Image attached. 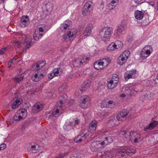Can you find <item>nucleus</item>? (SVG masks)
<instances>
[{
    "label": "nucleus",
    "mask_w": 158,
    "mask_h": 158,
    "mask_svg": "<svg viewBox=\"0 0 158 158\" xmlns=\"http://www.w3.org/2000/svg\"><path fill=\"white\" fill-rule=\"evenodd\" d=\"M113 29L110 27H105L100 32L101 40L104 42L109 40V37L112 32Z\"/></svg>",
    "instance_id": "f257e3e1"
},
{
    "label": "nucleus",
    "mask_w": 158,
    "mask_h": 158,
    "mask_svg": "<svg viewBox=\"0 0 158 158\" xmlns=\"http://www.w3.org/2000/svg\"><path fill=\"white\" fill-rule=\"evenodd\" d=\"M77 32V29L76 28L70 29L67 34H64L62 36V41H68L73 40L76 36Z\"/></svg>",
    "instance_id": "f03ea898"
},
{
    "label": "nucleus",
    "mask_w": 158,
    "mask_h": 158,
    "mask_svg": "<svg viewBox=\"0 0 158 158\" xmlns=\"http://www.w3.org/2000/svg\"><path fill=\"white\" fill-rule=\"evenodd\" d=\"M42 9L43 14V15H42V17L44 19L46 18L48 16L49 11H51L53 9V6L51 3H46L42 6Z\"/></svg>",
    "instance_id": "7ed1b4c3"
},
{
    "label": "nucleus",
    "mask_w": 158,
    "mask_h": 158,
    "mask_svg": "<svg viewBox=\"0 0 158 158\" xmlns=\"http://www.w3.org/2000/svg\"><path fill=\"white\" fill-rule=\"evenodd\" d=\"M90 99L87 95L83 96L81 97V102L80 103V106L82 108L85 109L88 107L90 104Z\"/></svg>",
    "instance_id": "20e7f679"
},
{
    "label": "nucleus",
    "mask_w": 158,
    "mask_h": 158,
    "mask_svg": "<svg viewBox=\"0 0 158 158\" xmlns=\"http://www.w3.org/2000/svg\"><path fill=\"white\" fill-rule=\"evenodd\" d=\"M72 22L70 20H66L61 24L60 27V29L63 32H65L67 30H69L72 25Z\"/></svg>",
    "instance_id": "39448f33"
},
{
    "label": "nucleus",
    "mask_w": 158,
    "mask_h": 158,
    "mask_svg": "<svg viewBox=\"0 0 158 158\" xmlns=\"http://www.w3.org/2000/svg\"><path fill=\"white\" fill-rule=\"evenodd\" d=\"M130 87L134 91H132V96H134L136 93L137 92L141 91L142 89H141V85L140 84H138L135 83H132V84H130L129 85Z\"/></svg>",
    "instance_id": "423d86ee"
},
{
    "label": "nucleus",
    "mask_w": 158,
    "mask_h": 158,
    "mask_svg": "<svg viewBox=\"0 0 158 158\" xmlns=\"http://www.w3.org/2000/svg\"><path fill=\"white\" fill-rule=\"evenodd\" d=\"M129 113L127 110H122L117 115L116 118L118 121H123V119L128 115Z\"/></svg>",
    "instance_id": "0eeeda50"
},
{
    "label": "nucleus",
    "mask_w": 158,
    "mask_h": 158,
    "mask_svg": "<svg viewBox=\"0 0 158 158\" xmlns=\"http://www.w3.org/2000/svg\"><path fill=\"white\" fill-rule=\"evenodd\" d=\"M29 24V17L27 15L23 16L21 18L20 25L22 27H27Z\"/></svg>",
    "instance_id": "6e6552de"
},
{
    "label": "nucleus",
    "mask_w": 158,
    "mask_h": 158,
    "mask_svg": "<svg viewBox=\"0 0 158 158\" xmlns=\"http://www.w3.org/2000/svg\"><path fill=\"white\" fill-rule=\"evenodd\" d=\"M91 85V81L90 80L88 79L85 81L83 83L80 89L81 92L85 91L87 89L89 88Z\"/></svg>",
    "instance_id": "1a4fd4ad"
},
{
    "label": "nucleus",
    "mask_w": 158,
    "mask_h": 158,
    "mask_svg": "<svg viewBox=\"0 0 158 158\" xmlns=\"http://www.w3.org/2000/svg\"><path fill=\"white\" fill-rule=\"evenodd\" d=\"M91 2L90 1L88 2L85 5L82 11V14L84 16L86 15L89 12L90 10L89 9L90 8L91 6L90 3Z\"/></svg>",
    "instance_id": "9d476101"
},
{
    "label": "nucleus",
    "mask_w": 158,
    "mask_h": 158,
    "mask_svg": "<svg viewBox=\"0 0 158 158\" xmlns=\"http://www.w3.org/2000/svg\"><path fill=\"white\" fill-rule=\"evenodd\" d=\"M93 26L91 24H88L83 32V34L85 36H88L89 35L92 31Z\"/></svg>",
    "instance_id": "9b49d317"
},
{
    "label": "nucleus",
    "mask_w": 158,
    "mask_h": 158,
    "mask_svg": "<svg viewBox=\"0 0 158 158\" xmlns=\"http://www.w3.org/2000/svg\"><path fill=\"white\" fill-rule=\"evenodd\" d=\"M126 146H123L122 148L118 149L116 152V154L118 156H121L122 157H127V155H126Z\"/></svg>",
    "instance_id": "f8f14e48"
},
{
    "label": "nucleus",
    "mask_w": 158,
    "mask_h": 158,
    "mask_svg": "<svg viewBox=\"0 0 158 158\" xmlns=\"http://www.w3.org/2000/svg\"><path fill=\"white\" fill-rule=\"evenodd\" d=\"M97 124V122L94 120L91 122L89 127V131L92 133L96 130V127Z\"/></svg>",
    "instance_id": "ddd939ff"
},
{
    "label": "nucleus",
    "mask_w": 158,
    "mask_h": 158,
    "mask_svg": "<svg viewBox=\"0 0 158 158\" xmlns=\"http://www.w3.org/2000/svg\"><path fill=\"white\" fill-rule=\"evenodd\" d=\"M101 60H98L94 63V68L97 70H102L103 69L104 66L103 64L101 63Z\"/></svg>",
    "instance_id": "4468645a"
},
{
    "label": "nucleus",
    "mask_w": 158,
    "mask_h": 158,
    "mask_svg": "<svg viewBox=\"0 0 158 158\" xmlns=\"http://www.w3.org/2000/svg\"><path fill=\"white\" fill-rule=\"evenodd\" d=\"M134 15L136 19L140 20L143 18L144 16V13L142 11L137 10L135 11Z\"/></svg>",
    "instance_id": "2eb2a0df"
},
{
    "label": "nucleus",
    "mask_w": 158,
    "mask_h": 158,
    "mask_svg": "<svg viewBox=\"0 0 158 158\" xmlns=\"http://www.w3.org/2000/svg\"><path fill=\"white\" fill-rule=\"evenodd\" d=\"M22 100L21 98H18L16 99L11 104V106L12 108L13 109H15L18 107V106L20 105L22 103Z\"/></svg>",
    "instance_id": "dca6fc26"
},
{
    "label": "nucleus",
    "mask_w": 158,
    "mask_h": 158,
    "mask_svg": "<svg viewBox=\"0 0 158 158\" xmlns=\"http://www.w3.org/2000/svg\"><path fill=\"white\" fill-rule=\"evenodd\" d=\"M62 110V107L61 106H60L57 107V108H55L54 110V111L52 112V115L54 117H56L59 115L61 113L60 110Z\"/></svg>",
    "instance_id": "f3484780"
},
{
    "label": "nucleus",
    "mask_w": 158,
    "mask_h": 158,
    "mask_svg": "<svg viewBox=\"0 0 158 158\" xmlns=\"http://www.w3.org/2000/svg\"><path fill=\"white\" fill-rule=\"evenodd\" d=\"M89 131L87 129L83 130L80 132V135L83 140L85 139L89 136Z\"/></svg>",
    "instance_id": "a211bd4d"
},
{
    "label": "nucleus",
    "mask_w": 158,
    "mask_h": 158,
    "mask_svg": "<svg viewBox=\"0 0 158 158\" xmlns=\"http://www.w3.org/2000/svg\"><path fill=\"white\" fill-rule=\"evenodd\" d=\"M122 91L124 92L127 95L129 96H132V91L131 90V88H129L128 87L124 86L122 89Z\"/></svg>",
    "instance_id": "6ab92c4d"
},
{
    "label": "nucleus",
    "mask_w": 158,
    "mask_h": 158,
    "mask_svg": "<svg viewBox=\"0 0 158 158\" xmlns=\"http://www.w3.org/2000/svg\"><path fill=\"white\" fill-rule=\"evenodd\" d=\"M40 102H37L35 103L32 107V111L34 113H36L40 111Z\"/></svg>",
    "instance_id": "aec40b11"
},
{
    "label": "nucleus",
    "mask_w": 158,
    "mask_h": 158,
    "mask_svg": "<svg viewBox=\"0 0 158 158\" xmlns=\"http://www.w3.org/2000/svg\"><path fill=\"white\" fill-rule=\"evenodd\" d=\"M40 27H37L33 35V37L35 40L37 41L39 39Z\"/></svg>",
    "instance_id": "412c9836"
},
{
    "label": "nucleus",
    "mask_w": 158,
    "mask_h": 158,
    "mask_svg": "<svg viewBox=\"0 0 158 158\" xmlns=\"http://www.w3.org/2000/svg\"><path fill=\"white\" fill-rule=\"evenodd\" d=\"M118 83L113 81V80H110L107 84V87L110 89H113L117 85Z\"/></svg>",
    "instance_id": "4be33fe9"
},
{
    "label": "nucleus",
    "mask_w": 158,
    "mask_h": 158,
    "mask_svg": "<svg viewBox=\"0 0 158 158\" xmlns=\"http://www.w3.org/2000/svg\"><path fill=\"white\" fill-rule=\"evenodd\" d=\"M127 60L126 59H125L124 57L120 55L117 59V63L120 65H122L125 63Z\"/></svg>",
    "instance_id": "5701e85b"
},
{
    "label": "nucleus",
    "mask_w": 158,
    "mask_h": 158,
    "mask_svg": "<svg viewBox=\"0 0 158 158\" xmlns=\"http://www.w3.org/2000/svg\"><path fill=\"white\" fill-rule=\"evenodd\" d=\"M116 120L114 117H111L108 121V123L111 127H113L116 125L118 123H116Z\"/></svg>",
    "instance_id": "b1692460"
},
{
    "label": "nucleus",
    "mask_w": 158,
    "mask_h": 158,
    "mask_svg": "<svg viewBox=\"0 0 158 158\" xmlns=\"http://www.w3.org/2000/svg\"><path fill=\"white\" fill-rule=\"evenodd\" d=\"M103 138L106 142V145H107L113 141V139L111 136H105L103 137Z\"/></svg>",
    "instance_id": "393cba45"
},
{
    "label": "nucleus",
    "mask_w": 158,
    "mask_h": 158,
    "mask_svg": "<svg viewBox=\"0 0 158 158\" xmlns=\"http://www.w3.org/2000/svg\"><path fill=\"white\" fill-rule=\"evenodd\" d=\"M116 31L117 34H123L125 32V27L124 26L121 25L117 27Z\"/></svg>",
    "instance_id": "a878e982"
},
{
    "label": "nucleus",
    "mask_w": 158,
    "mask_h": 158,
    "mask_svg": "<svg viewBox=\"0 0 158 158\" xmlns=\"http://www.w3.org/2000/svg\"><path fill=\"white\" fill-rule=\"evenodd\" d=\"M62 70V69L60 68L55 69L52 71L53 75L55 76H59L61 74Z\"/></svg>",
    "instance_id": "bb28decb"
},
{
    "label": "nucleus",
    "mask_w": 158,
    "mask_h": 158,
    "mask_svg": "<svg viewBox=\"0 0 158 158\" xmlns=\"http://www.w3.org/2000/svg\"><path fill=\"white\" fill-rule=\"evenodd\" d=\"M24 77V74H22L19 77H14L13 79L15 82L19 83L23 79Z\"/></svg>",
    "instance_id": "cd10ccee"
},
{
    "label": "nucleus",
    "mask_w": 158,
    "mask_h": 158,
    "mask_svg": "<svg viewBox=\"0 0 158 158\" xmlns=\"http://www.w3.org/2000/svg\"><path fill=\"white\" fill-rule=\"evenodd\" d=\"M17 113L19 114H21L23 118H25L27 115V111L25 108L19 109L18 110Z\"/></svg>",
    "instance_id": "c85d7f7f"
},
{
    "label": "nucleus",
    "mask_w": 158,
    "mask_h": 158,
    "mask_svg": "<svg viewBox=\"0 0 158 158\" xmlns=\"http://www.w3.org/2000/svg\"><path fill=\"white\" fill-rule=\"evenodd\" d=\"M100 60L101 63L103 64V65L105 67L107 66L110 63V60L108 58H103Z\"/></svg>",
    "instance_id": "c756f323"
},
{
    "label": "nucleus",
    "mask_w": 158,
    "mask_h": 158,
    "mask_svg": "<svg viewBox=\"0 0 158 158\" xmlns=\"http://www.w3.org/2000/svg\"><path fill=\"white\" fill-rule=\"evenodd\" d=\"M70 124L73 127H74L75 125L78 124L80 122V121L77 118L75 119H72L70 120Z\"/></svg>",
    "instance_id": "7c9ffc66"
},
{
    "label": "nucleus",
    "mask_w": 158,
    "mask_h": 158,
    "mask_svg": "<svg viewBox=\"0 0 158 158\" xmlns=\"http://www.w3.org/2000/svg\"><path fill=\"white\" fill-rule=\"evenodd\" d=\"M90 148L93 152L97 151L98 149V146L96 143L95 142H92L90 145Z\"/></svg>",
    "instance_id": "2f4dec72"
},
{
    "label": "nucleus",
    "mask_w": 158,
    "mask_h": 158,
    "mask_svg": "<svg viewBox=\"0 0 158 158\" xmlns=\"http://www.w3.org/2000/svg\"><path fill=\"white\" fill-rule=\"evenodd\" d=\"M116 45L114 43H111L107 47V49L108 51H113L116 49Z\"/></svg>",
    "instance_id": "473e14b6"
},
{
    "label": "nucleus",
    "mask_w": 158,
    "mask_h": 158,
    "mask_svg": "<svg viewBox=\"0 0 158 158\" xmlns=\"http://www.w3.org/2000/svg\"><path fill=\"white\" fill-rule=\"evenodd\" d=\"M148 48L149 49H152V47L151 45L147 46L145 47L142 50L145 52V53H146V54L150 55L151 54L150 51V50L148 49Z\"/></svg>",
    "instance_id": "72a5a7b5"
},
{
    "label": "nucleus",
    "mask_w": 158,
    "mask_h": 158,
    "mask_svg": "<svg viewBox=\"0 0 158 158\" xmlns=\"http://www.w3.org/2000/svg\"><path fill=\"white\" fill-rule=\"evenodd\" d=\"M63 128L66 131H69L73 128V127L70 124L69 122V123H66L64 125Z\"/></svg>",
    "instance_id": "f704fd0d"
},
{
    "label": "nucleus",
    "mask_w": 158,
    "mask_h": 158,
    "mask_svg": "<svg viewBox=\"0 0 158 158\" xmlns=\"http://www.w3.org/2000/svg\"><path fill=\"white\" fill-rule=\"evenodd\" d=\"M47 25H41V27H40V32H44L46 33L48 30L49 29Z\"/></svg>",
    "instance_id": "c9c22d12"
},
{
    "label": "nucleus",
    "mask_w": 158,
    "mask_h": 158,
    "mask_svg": "<svg viewBox=\"0 0 158 158\" xmlns=\"http://www.w3.org/2000/svg\"><path fill=\"white\" fill-rule=\"evenodd\" d=\"M114 43L115 45H116V49L121 48L123 45L122 42L118 40L116 41Z\"/></svg>",
    "instance_id": "e433bc0d"
},
{
    "label": "nucleus",
    "mask_w": 158,
    "mask_h": 158,
    "mask_svg": "<svg viewBox=\"0 0 158 158\" xmlns=\"http://www.w3.org/2000/svg\"><path fill=\"white\" fill-rule=\"evenodd\" d=\"M117 5L115 3V1H112L108 5V6L109 9H112L114 8Z\"/></svg>",
    "instance_id": "4c0bfd02"
},
{
    "label": "nucleus",
    "mask_w": 158,
    "mask_h": 158,
    "mask_svg": "<svg viewBox=\"0 0 158 158\" xmlns=\"http://www.w3.org/2000/svg\"><path fill=\"white\" fill-rule=\"evenodd\" d=\"M61 97L62 98H63V99L62 98L59 102V103L61 104H62L63 103L66 102L67 98V96L66 94H64Z\"/></svg>",
    "instance_id": "58836bf2"
},
{
    "label": "nucleus",
    "mask_w": 158,
    "mask_h": 158,
    "mask_svg": "<svg viewBox=\"0 0 158 158\" xmlns=\"http://www.w3.org/2000/svg\"><path fill=\"white\" fill-rule=\"evenodd\" d=\"M121 132L122 134L124 135V136H125V137L126 138L127 135V137H130V136H131V134H133V133L134 132L133 131H131L129 133H128V134H127L126 131L125 130H124L122 131ZM129 138H130V137Z\"/></svg>",
    "instance_id": "ea45409f"
},
{
    "label": "nucleus",
    "mask_w": 158,
    "mask_h": 158,
    "mask_svg": "<svg viewBox=\"0 0 158 158\" xmlns=\"http://www.w3.org/2000/svg\"><path fill=\"white\" fill-rule=\"evenodd\" d=\"M102 155L105 157L108 158H111L112 157V153H111L109 151H106L104 152Z\"/></svg>",
    "instance_id": "a19ab883"
},
{
    "label": "nucleus",
    "mask_w": 158,
    "mask_h": 158,
    "mask_svg": "<svg viewBox=\"0 0 158 158\" xmlns=\"http://www.w3.org/2000/svg\"><path fill=\"white\" fill-rule=\"evenodd\" d=\"M158 124V122L154 120L149 125L153 129L156 127Z\"/></svg>",
    "instance_id": "79ce46f5"
},
{
    "label": "nucleus",
    "mask_w": 158,
    "mask_h": 158,
    "mask_svg": "<svg viewBox=\"0 0 158 158\" xmlns=\"http://www.w3.org/2000/svg\"><path fill=\"white\" fill-rule=\"evenodd\" d=\"M119 79L118 75L115 74H114L113 75L112 77V79L111 80H113V81H114V82L118 83Z\"/></svg>",
    "instance_id": "37998d69"
},
{
    "label": "nucleus",
    "mask_w": 158,
    "mask_h": 158,
    "mask_svg": "<svg viewBox=\"0 0 158 158\" xmlns=\"http://www.w3.org/2000/svg\"><path fill=\"white\" fill-rule=\"evenodd\" d=\"M130 52L128 50H126L123 53L122 55L125 57L127 59L128 58L130 54Z\"/></svg>",
    "instance_id": "c03bdc74"
},
{
    "label": "nucleus",
    "mask_w": 158,
    "mask_h": 158,
    "mask_svg": "<svg viewBox=\"0 0 158 158\" xmlns=\"http://www.w3.org/2000/svg\"><path fill=\"white\" fill-rule=\"evenodd\" d=\"M101 106L102 108H108L107 102L105 101H103L101 103Z\"/></svg>",
    "instance_id": "a18cd8bd"
},
{
    "label": "nucleus",
    "mask_w": 158,
    "mask_h": 158,
    "mask_svg": "<svg viewBox=\"0 0 158 158\" xmlns=\"http://www.w3.org/2000/svg\"><path fill=\"white\" fill-rule=\"evenodd\" d=\"M74 141L76 143L81 142L83 140L80 135H79L78 137H75L74 139Z\"/></svg>",
    "instance_id": "49530a36"
},
{
    "label": "nucleus",
    "mask_w": 158,
    "mask_h": 158,
    "mask_svg": "<svg viewBox=\"0 0 158 158\" xmlns=\"http://www.w3.org/2000/svg\"><path fill=\"white\" fill-rule=\"evenodd\" d=\"M124 77L125 79L126 78L130 79L131 78H133L132 76L131 75V73L128 71H127L124 74Z\"/></svg>",
    "instance_id": "de8ad7c7"
},
{
    "label": "nucleus",
    "mask_w": 158,
    "mask_h": 158,
    "mask_svg": "<svg viewBox=\"0 0 158 158\" xmlns=\"http://www.w3.org/2000/svg\"><path fill=\"white\" fill-rule=\"evenodd\" d=\"M152 130V129L149 124L147 125L146 127L144 128V131L147 132H149Z\"/></svg>",
    "instance_id": "09e8293b"
},
{
    "label": "nucleus",
    "mask_w": 158,
    "mask_h": 158,
    "mask_svg": "<svg viewBox=\"0 0 158 158\" xmlns=\"http://www.w3.org/2000/svg\"><path fill=\"white\" fill-rule=\"evenodd\" d=\"M136 71L135 69L132 70L131 71H128L131 75L132 76L133 78H134L135 77V74H136Z\"/></svg>",
    "instance_id": "8fccbe9b"
},
{
    "label": "nucleus",
    "mask_w": 158,
    "mask_h": 158,
    "mask_svg": "<svg viewBox=\"0 0 158 158\" xmlns=\"http://www.w3.org/2000/svg\"><path fill=\"white\" fill-rule=\"evenodd\" d=\"M31 150L32 151L33 153H35L37 152L38 151L36 148V146L35 145H32L31 148Z\"/></svg>",
    "instance_id": "3c124183"
},
{
    "label": "nucleus",
    "mask_w": 158,
    "mask_h": 158,
    "mask_svg": "<svg viewBox=\"0 0 158 158\" xmlns=\"http://www.w3.org/2000/svg\"><path fill=\"white\" fill-rule=\"evenodd\" d=\"M145 97H147V98L148 99H152L153 97V94L152 93H148L146 94V95H145Z\"/></svg>",
    "instance_id": "603ef678"
},
{
    "label": "nucleus",
    "mask_w": 158,
    "mask_h": 158,
    "mask_svg": "<svg viewBox=\"0 0 158 158\" xmlns=\"http://www.w3.org/2000/svg\"><path fill=\"white\" fill-rule=\"evenodd\" d=\"M145 52L143 51V50H142L140 52V57L143 59H145L148 56H145Z\"/></svg>",
    "instance_id": "864d4df0"
},
{
    "label": "nucleus",
    "mask_w": 158,
    "mask_h": 158,
    "mask_svg": "<svg viewBox=\"0 0 158 158\" xmlns=\"http://www.w3.org/2000/svg\"><path fill=\"white\" fill-rule=\"evenodd\" d=\"M33 81L35 82H37L39 81V77L38 76V74L36 73L34 76V77H32Z\"/></svg>",
    "instance_id": "5fc2aeb1"
},
{
    "label": "nucleus",
    "mask_w": 158,
    "mask_h": 158,
    "mask_svg": "<svg viewBox=\"0 0 158 158\" xmlns=\"http://www.w3.org/2000/svg\"><path fill=\"white\" fill-rule=\"evenodd\" d=\"M113 101L112 100H110L107 102V105L108 106V108H112L114 106V104L112 105Z\"/></svg>",
    "instance_id": "6e6d98bb"
},
{
    "label": "nucleus",
    "mask_w": 158,
    "mask_h": 158,
    "mask_svg": "<svg viewBox=\"0 0 158 158\" xmlns=\"http://www.w3.org/2000/svg\"><path fill=\"white\" fill-rule=\"evenodd\" d=\"M84 60L83 59V60H80L79 59L77 60H75V61L73 62V64H75L76 63H77L78 64L80 63V64H79V65H81L84 62Z\"/></svg>",
    "instance_id": "4d7b16f0"
},
{
    "label": "nucleus",
    "mask_w": 158,
    "mask_h": 158,
    "mask_svg": "<svg viewBox=\"0 0 158 158\" xmlns=\"http://www.w3.org/2000/svg\"><path fill=\"white\" fill-rule=\"evenodd\" d=\"M126 155H127V156L128 155H129L130 153H132L134 154L136 153V152L135 151L134 152H132L131 150H128L126 148Z\"/></svg>",
    "instance_id": "13d9d810"
},
{
    "label": "nucleus",
    "mask_w": 158,
    "mask_h": 158,
    "mask_svg": "<svg viewBox=\"0 0 158 158\" xmlns=\"http://www.w3.org/2000/svg\"><path fill=\"white\" fill-rule=\"evenodd\" d=\"M39 67L40 64L37 63H35V64L32 66L33 68L35 69L37 71H38L39 70L38 69V68Z\"/></svg>",
    "instance_id": "bf43d9fd"
},
{
    "label": "nucleus",
    "mask_w": 158,
    "mask_h": 158,
    "mask_svg": "<svg viewBox=\"0 0 158 158\" xmlns=\"http://www.w3.org/2000/svg\"><path fill=\"white\" fill-rule=\"evenodd\" d=\"M15 44V45L17 46V47L18 48H21V46L20 44V43L18 41H15L14 42Z\"/></svg>",
    "instance_id": "052dcab7"
},
{
    "label": "nucleus",
    "mask_w": 158,
    "mask_h": 158,
    "mask_svg": "<svg viewBox=\"0 0 158 158\" xmlns=\"http://www.w3.org/2000/svg\"><path fill=\"white\" fill-rule=\"evenodd\" d=\"M55 76L53 75V72L52 73H51L48 74V77L49 79H52L53 77Z\"/></svg>",
    "instance_id": "680f3d73"
},
{
    "label": "nucleus",
    "mask_w": 158,
    "mask_h": 158,
    "mask_svg": "<svg viewBox=\"0 0 158 158\" xmlns=\"http://www.w3.org/2000/svg\"><path fill=\"white\" fill-rule=\"evenodd\" d=\"M46 61L45 60H40V65H40V66L41 67V68H42L43 66H44L46 64Z\"/></svg>",
    "instance_id": "e2e57ef3"
},
{
    "label": "nucleus",
    "mask_w": 158,
    "mask_h": 158,
    "mask_svg": "<svg viewBox=\"0 0 158 158\" xmlns=\"http://www.w3.org/2000/svg\"><path fill=\"white\" fill-rule=\"evenodd\" d=\"M66 85L65 84L63 85L61 87L59 88V90L64 91L66 89Z\"/></svg>",
    "instance_id": "0e129e2a"
},
{
    "label": "nucleus",
    "mask_w": 158,
    "mask_h": 158,
    "mask_svg": "<svg viewBox=\"0 0 158 158\" xmlns=\"http://www.w3.org/2000/svg\"><path fill=\"white\" fill-rule=\"evenodd\" d=\"M6 145L5 143H2L0 145V148L1 149V150L4 149L6 148Z\"/></svg>",
    "instance_id": "69168bd1"
},
{
    "label": "nucleus",
    "mask_w": 158,
    "mask_h": 158,
    "mask_svg": "<svg viewBox=\"0 0 158 158\" xmlns=\"http://www.w3.org/2000/svg\"><path fill=\"white\" fill-rule=\"evenodd\" d=\"M32 44V42H29L28 44L27 43L26 45V48H29Z\"/></svg>",
    "instance_id": "338daca9"
},
{
    "label": "nucleus",
    "mask_w": 158,
    "mask_h": 158,
    "mask_svg": "<svg viewBox=\"0 0 158 158\" xmlns=\"http://www.w3.org/2000/svg\"><path fill=\"white\" fill-rule=\"evenodd\" d=\"M6 49V47H3L0 50V54L1 55H2L4 54L3 50Z\"/></svg>",
    "instance_id": "774afa93"
}]
</instances>
